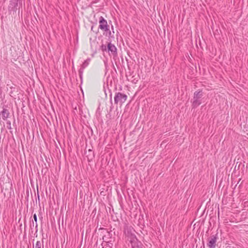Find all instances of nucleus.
<instances>
[{
    "mask_svg": "<svg viewBox=\"0 0 248 248\" xmlns=\"http://www.w3.org/2000/svg\"><path fill=\"white\" fill-rule=\"evenodd\" d=\"M203 93L202 90H199L194 92L192 101L193 107L196 108L201 104L202 102L201 99Z\"/></svg>",
    "mask_w": 248,
    "mask_h": 248,
    "instance_id": "obj_1",
    "label": "nucleus"
},
{
    "mask_svg": "<svg viewBox=\"0 0 248 248\" xmlns=\"http://www.w3.org/2000/svg\"><path fill=\"white\" fill-rule=\"evenodd\" d=\"M124 233L125 235L127 237L128 240L134 238V237H137L134 233L135 230L134 228L131 226L127 224H125L124 226Z\"/></svg>",
    "mask_w": 248,
    "mask_h": 248,
    "instance_id": "obj_2",
    "label": "nucleus"
},
{
    "mask_svg": "<svg viewBox=\"0 0 248 248\" xmlns=\"http://www.w3.org/2000/svg\"><path fill=\"white\" fill-rule=\"evenodd\" d=\"M127 95L120 92L116 93L114 96V103L118 104L119 103L121 105L124 103L127 99Z\"/></svg>",
    "mask_w": 248,
    "mask_h": 248,
    "instance_id": "obj_3",
    "label": "nucleus"
},
{
    "mask_svg": "<svg viewBox=\"0 0 248 248\" xmlns=\"http://www.w3.org/2000/svg\"><path fill=\"white\" fill-rule=\"evenodd\" d=\"M99 28L105 31H109V26L107 20L102 16L99 18Z\"/></svg>",
    "mask_w": 248,
    "mask_h": 248,
    "instance_id": "obj_4",
    "label": "nucleus"
},
{
    "mask_svg": "<svg viewBox=\"0 0 248 248\" xmlns=\"http://www.w3.org/2000/svg\"><path fill=\"white\" fill-rule=\"evenodd\" d=\"M108 52L110 56H112L114 58L117 56V49L116 47L109 42L107 45Z\"/></svg>",
    "mask_w": 248,
    "mask_h": 248,
    "instance_id": "obj_5",
    "label": "nucleus"
},
{
    "mask_svg": "<svg viewBox=\"0 0 248 248\" xmlns=\"http://www.w3.org/2000/svg\"><path fill=\"white\" fill-rule=\"evenodd\" d=\"M99 230H102V233L104 234L103 236V241L107 243L110 242L112 237V233L111 232H109L104 228H100Z\"/></svg>",
    "mask_w": 248,
    "mask_h": 248,
    "instance_id": "obj_6",
    "label": "nucleus"
},
{
    "mask_svg": "<svg viewBox=\"0 0 248 248\" xmlns=\"http://www.w3.org/2000/svg\"><path fill=\"white\" fill-rule=\"evenodd\" d=\"M217 239V234L213 235L211 236L210 238L208 240L207 243V246L209 248H216V242Z\"/></svg>",
    "mask_w": 248,
    "mask_h": 248,
    "instance_id": "obj_7",
    "label": "nucleus"
},
{
    "mask_svg": "<svg viewBox=\"0 0 248 248\" xmlns=\"http://www.w3.org/2000/svg\"><path fill=\"white\" fill-rule=\"evenodd\" d=\"M131 244L132 248H142V243L137 237L128 240Z\"/></svg>",
    "mask_w": 248,
    "mask_h": 248,
    "instance_id": "obj_8",
    "label": "nucleus"
},
{
    "mask_svg": "<svg viewBox=\"0 0 248 248\" xmlns=\"http://www.w3.org/2000/svg\"><path fill=\"white\" fill-rule=\"evenodd\" d=\"M0 115H1L2 119L3 120H6L9 115V110L6 108H3L2 110L0 111Z\"/></svg>",
    "mask_w": 248,
    "mask_h": 248,
    "instance_id": "obj_9",
    "label": "nucleus"
},
{
    "mask_svg": "<svg viewBox=\"0 0 248 248\" xmlns=\"http://www.w3.org/2000/svg\"><path fill=\"white\" fill-rule=\"evenodd\" d=\"M90 61H91L90 58H88L85 61H84V62H83L82 64L81 65V67H82V68H85L89 65Z\"/></svg>",
    "mask_w": 248,
    "mask_h": 248,
    "instance_id": "obj_10",
    "label": "nucleus"
},
{
    "mask_svg": "<svg viewBox=\"0 0 248 248\" xmlns=\"http://www.w3.org/2000/svg\"><path fill=\"white\" fill-rule=\"evenodd\" d=\"M35 248H44L43 241H42L41 242L40 241H37L36 242Z\"/></svg>",
    "mask_w": 248,
    "mask_h": 248,
    "instance_id": "obj_11",
    "label": "nucleus"
},
{
    "mask_svg": "<svg viewBox=\"0 0 248 248\" xmlns=\"http://www.w3.org/2000/svg\"><path fill=\"white\" fill-rule=\"evenodd\" d=\"M33 219H34V221L35 222V224H36V225H35L36 232H37V227H38V225H37V215L35 214H34L33 215Z\"/></svg>",
    "mask_w": 248,
    "mask_h": 248,
    "instance_id": "obj_12",
    "label": "nucleus"
},
{
    "mask_svg": "<svg viewBox=\"0 0 248 248\" xmlns=\"http://www.w3.org/2000/svg\"><path fill=\"white\" fill-rule=\"evenodd\" d=\"M84 69V68H82V67L81 66V68L79 70V77H80L81 79H82V74H83V72Z\"/></svg>",
    "mask_w": 248,
    "mask_h": 248,
    "instance_id": "obj_13",
    "label": "nucleus"
},
{
    "mask_svg": "<svg viewBox=\"0 0 248 248\" xmlns=\"http://www.w3.org/2000/svg\"><path fill=\"white\" fill-rule=\"evenodd\" d=\"M101 50L103 51H108V49H107V46H106V45H102L101 46Z\"/></svg>",
    "mask_w": 248,
    "mask_h": 248,
    "instance_id": "obj_14",
    "label": "nucleus"
},
{
    "mask_svg": "<svg viewBox=\"0 0 248 248\" xmlns=\"http://www.w3.org/2000/svg\"><path fill=\"white\" fill-rule=\"evenodd\" d=\"M6 124H7V127L8 129H11L12 128H11V122L8 121L6 122Z\"/></svg>",
    "mask_w": 248,
    "mask_h": 248,
    "instance_id": "obj_15",
    "label": "nucleus"
},
{
    "mask_svg": "<svg viewBox=\"0 0 248 248\" xmlns=\"http://www.w3.org/2000/svg\"><path fill=\"white\" fill-rule=\"evenodd\" d=\"M110 103L111 104L110 107V111H111L112 109L113 108V105H112V95L110 94Z\"/></svg>",
    "mask_w": 248,
    "mask_h": 248,
    "instance_id": "obj_16",
    "label": "nucleus"
},
{
    "mask_svg": "<svg viewBox=\"0 0 248 248\" xmlns=\"http://www.w3.org/2000/svg\"><path fill=\"white\" fill-rule=\"evenodd\" d=\"M33 226H34V222H33V221H32V225H31V228H32V227H33Z\"/></svg>",
    "mask_w": 248,
    "mask_h": 248,
    "instance_id": "obj_17",
    "label": "nucleus"
},
{
    "mask_svg": "<svg viewBox=\"0 0 248 248\" xmlns=\"http://www.w3.org/2000/svg\"><path fill=\"white\" fill-rule=\"evenodd\" d=\"M89 152L92 153L93 154V152H92V151L91 150H89Z\"/></svg>",
    "mask_w": 248,
    "mask_h": 248,
    "instance_id": "obj_18",
    "label": "nucleus"
},
{
    "mask_svg": "<svg viewBox=\"0 0 248 248\" xmlns=\"http://www.w3.org/2000/svg\"><path fill=\"white\" fill-rule=\"evenodd\" d=\"M93 26H92V28H91V30H92V31H93Z\"/></svg>",
    "mask_w": 248,
    "mask_h": 248,
    "instance_id": "obj_19",
    "label": "nucleus"
}]
</instances>
